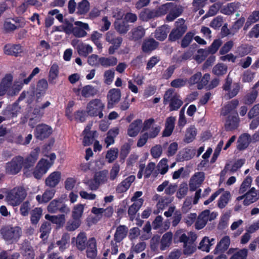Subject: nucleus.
I'll return each instance as SVG.
<instances>
[{
    "label": "nucleus",
    "instance_id": "nucleus-1",
    "mask_svg": "<svg viewBox=\"0 0 259 259\" xmlns=\"http://www.w3.org/2000/svg\"><path fill=\"white\" fill-rule=\"evenodd\" d=\"M13 76L11 73L6 74L0 81V96L7 95L13 97L18 94L22 89L23 84L19 76L13 83Z\"/></svg>",
    "mask_w": 259,
    "mask_h": 259
},
{
    "label": "nucleus",
    "instance_id": "nucleus-2",
    "mask_svg": "<svg viewBox=\"0 0 259 259\" xmlns=\"http://www.w3.org/2000/svg\"><path fill=\"white\" fill-rule=\"evenodd\" d=\"M22 229L19 226L5 225L0 229L2 238L8 244L17 243L22 236Z\"/></svg>",
    "mask_w": 259,
    "mask_h": 259
},
{
    "label": "nucleus",
    "instance_id": "nucleus-3",
    "mask_svg": "<svg viewBox=\"0 0 259 259\" xmlns=\"http://www.w3.org/2000/svg\"><path fill=\"white\" fill-rule=\"evenodd\" d=\"M26 196V191L23 187H16L7 193L6 199L9 204L14 206L21 204Z\"/></svg>",
    "mask_w": 259,
    "mask_h": 259
},
{
    "label": "nucleus",
    "instance_id": "nucleus-4",
    "mask_svg": "<svg viewBox=\"0 0 259 259\" xmlns=\"http://www.w3.org/2000/svg\"><path fill=\"white\" fill-rule=\"evenodd\" d=\"M105 109V104L98 99H92L87 105L86 112L92 117L98 116L100 118L103 117V111Z\"/></svg>",
    "mask_w": 259,
    "mask_h": 259
},
{
    "label": "nucleus",
    "instance_id": "nucleus-5",
    "mask_svg": "<svg viewBox=\"0 0 259 259\" xmlns=\"http://www.w3.org/2000/svg\"><path fill=\"white\" fill-rule=\"evenodd\" d=\"M165 102H169L170 110H178L182 105L183 102L180 99V96L171 89L168 90L164 94Z\"/></svg>",
    "mask_w": 259,
    "mask_h": 259
},
{
    "label": "nucleus",
    "instance_id": "nucleus-6",
    "mask_svg": "<svg viewBox=\"0 0 259 259\" xmlns=\"http://www.w3.org/2000/svg\"><path fill=\"white\" fill-rule=\"evenodd\" d=\"M24 162V158L21 156L15 157L8 162L6 165V171L7 174L15 175L20 171Z\"/></svg>",
    "mask_w": 259,
    "mask_h": 259
},
{
    "label": "nucleus",
    "instance_id": "nucleus-7",
    "mask_svg": "<svg viewBox=\"0 0 259 259\" xmlns=\"http://www.w3.org/2000/svg\"><path fill=\"white\" fill-rule=\"evenodd\" d=\"M176 28L171 31L169 35L170 40L174 41L180 38L187 30V26L185 25V20L179 19L175 22Z\"/></svg>",
    "mask_w": 259,
    "mask_h": 259
},
{
    "label": "nucleus",
    "instance_id": "nucleus-8",
    "mask_svg": "<svg viewBox=\"0 0 259 259\" xmlns=\"http://www.w3.org/2000/svg\"><path fill=\"white\" fill-rule=\"evenodd\" d=\"M241 88L240 84L239 82L232 83V79L230 77L229 74L227 76L223 89L228 91L227 96L230 99L236 96Z\"/></svg>",
    "mask_w": 259,
    "mask_h": 259
},
{
    "label": "nucleus",
    "instance_id": "nucleus-9",
    "mask_svg": "<svg viewBox=\"0 0 259 259\" xmlns=\"http://www.w3.org/2000/svg\"><path fill=\"white\" fill-rule=\"evenodd\" d=\"M140 170L138 174V178H141L142 176L146 178L149 177H156L158 176V172L157 170L154 171L155 168V163L150 162L145 167L144 164H141L139 166Z\"/></svg>",
    "mask_w": 259,
    "mask_h": 259
},
{
    "label": "nucleus",
    "instance_id": "nucleus-10",
    "mask_svg": "<svg viewBox=\"0 0 259 259\" xmlns=\"http://www.w3.org/2000/svg\"><path fill=\"white\" fill-rule=\"evenodd\" d=\"M258 198L259 193L258 194L257 191L253 187L245 193V194L238 196L237 198V200L240 201L244 199L243 204L245 206H248L255 202Z\"/></svg>",
    "mask_w": 259,
    "mask_h": 259
},
{
    "label": "nucleus",
    "instance_id": "nucleus-11",
    "mask_svg": "<svg viewBox=\"0 0 259 259\" xmlns=\"http://www.w3.org/2000/svg\"><path fill=\"white\" fill-rule=\"evenodd\" d=\"M52 163L44 158L41 159L37 164L34 170L33 175L35 178H40L45 174L49 168L51 166Z\"/></svg>",
    "mask_w": 259,
    "mask_h": 259
},
{
    "label": "nucleus",
    "instance_id": "nucleus-12",
    "mask_svg": "<svg viewBox=\"0 0 259 259\" xmlns=\"http://www.w3.org/2000/svg\"><path fill=\"white\" fill-rule=\"evenodd\" d=\"M52 132L53 130L51 126L46 124H40L36 126L34 134L36 139L42 140L49 137Z\"/></svg>",
    "mask_w": 259,
    "mask_h": 259
},
{
    "label": "nucleus",
    "instance_id": "nucleus-13",
    "mask_svg": "<svg viewBox=\"0 0 259 259\" xmlns=\"http://www.w3.org/2000/svg\"><path fill=\"white\" fill-rule=\"evenodd\" d=\"M4 51L7 55L19 57L24 53V50L20 44H8L5 46Z\"/></svg>",
    "mask_w": 259,
    "mask_h": 259
},
{
    "label": "nucleus",
    "instance_id": "nucleus-14",
    "mask_svg": "<svg viewBox=\"0 0 259 259\" xmlns=\"http://www.w3.org/2000/svg\"><path fill=\"white\" fill-rule=\"evenodd\" d=\"M74 25L75 26L73 27L72 34L76 37H85L87 35L86 30L89 31L90 30L88 23L77 21L74 22Z\"/></svg>",
    "mask_w": 259,
    "mask_h": 259
},
{
    "label": "nucleus",
    "instance_id": "nucleus-15",
    "mask_svg": "<svg viewBox=\"0 0 259 259\" xmlns=\"http://www.w3.org/2000/svg\"><path fill=\"white\" fill-rule=\"evenodd\" d=\"M121 96V91L118 89H112L110 90L107 94L108 107L112 108L113 106L118 103L120 100Z\"/></svg>",
    "mask_w": 259,
    "mask_h": 259
},
{
    "label": "nucleus",
    "instance_id": "nucleus-16",
    "mask_svg": "<svg viewBox=\"0 0 259 259\" xmlns=\"http://www.w3.org/2000/svg\"><path fill=\"white\" fill-rule=\"evenodd\" d=\"M72 243L75 242L76 248L80 251H84L88 243L86 233L84 232H81L78 234L76 237H73L71 240Z\"/></svg>",
    "mask_w": 259,
    "mask_h": 259
},
{
    "label": "nucleus",
    "instance_id": "nucleus-17",
    "mask_svg": "<svg viewBox=\"0 0 259 259\" xmlns=\"http://www.w3.org/2000/svg\"><path fill=\"white\" fill-rule=\"evenodd\" d=\"M87 257L90 259H94L97 255V242L94 237L88 239L86 247Z\"/></svg>",
    "mask_w": 259,
    "mask_h": 259
},
{
    "label": "nucleus",
    "instance_id": "nucleus-18",
    "mask_svg": "<svg viewBox=\"0 0 259 259\" xmlns=\"http://www.w3.org/2000/svg\"><path fill=\"white\" fill-rule=\"evenodd\" d=\"M39 151L38 148L34 149L25 159H24L23 165L24 167V170L33 165L38 158Z\"/></svg>",
    "mask_w": 259,
    "mask_h": 259
},
{
    "label": "nucleus",
    "instance_id": "nucleus-19",
    "mask_svg": "<svg viewBox=\"0 0 259 259\" xmlns=\"http://www.w3.org/2000/svg\"><path fill=\"white\" fill-rule=\"evenodd\" d=\"M239 118L236 112L228 116L225 124V128L228 131H232L236 129L239 123Z\"/></svg>",
    "mask_w": 259,
    "mask_h": 259
},
{
    "label": "nucleus",
    "instance_id": "nucleus-20",
    "mask_svg": "<svg viewBox=\"0 0 259 259\" xmlns=\"http://www.w3.org/2000/svg\"><path fill=\"white\" fill-rule=\"evenodd\" d=\"M230 244V239L229 236H225L223 237L219 242L218 243L215 248L213 250L214 254H216L219 253H224L227 251Z\"/></svg>",
    "mask_w": 259,
    "mask_h": 259
},
{
    "label": "nucleus",
    "instance_id": "nucleus-21",
    "mask_svg": "<svg viewBox=\"0 0 259 259\" xmlns=\"http://www.w3.org/2000/svg\"><path fill=\"white\" fill-rule=\"evenodd\" d=\"M21 249L26 259H34V251L29 240L25 239L21 244Z\"/></svg>",
    "mask_w": 259,
    "mask_h": 259
},
{
    "label": "nucleus",
    "instance_id": "nucleus-22",
    "mask_svg": "<svg viewBox=\"0 0 259 259\" xmlns=\"http://www.w3.org/2000/svg\"><path fill=\"white\" fill-rule=\"evenodd\" d=\"M142 126V120L136 119L132 122L127 129V135L131 137L137 136L141 131Z\"/></svg>",
    "mask_w": 259,
    "mask_h": 259
},
{
    "label": "nucleus",
    "instance_id": "nucleus-23",
    "mask_svg": "<svg viewBox=\"0 0 259 259\" xmlns=\"http://www.w3.org/2000/svg\"><path fill=\"white\" fill-rule=\"evenodd\" d=\"M169 9V13L166 16V20L168 21H172L179 17L183 12V7L180 5H177L172 3Z\"/></svg>",
    "mask_w": 259,
    "mask_h": 259
},
{
    "label": "nucleus",
    "instance_id": "nucleus-24",
    "mask_svg": "<svg viewBox=\"0 0 259 259\" xmlns=\"http://www.w3.org/2000/svg\"><path fill=\"white\" fill-rule=\"evenodd\" d=\"M45 219L51 222L53 224H56L57 228H62L65 223V215L64 214L58 215H51L47 214L45 217Z\"/></svg>",
    "mask_w": 259,
    "mask_h": 259
},
{
    "label": "nucleus",
    "instance_id": "nucleus-25",
    "mask_svg": "<svg viewBox=\"0 0 259 259\" xmlns=\"http://www.w3.org/2000/svg\"><path fill=\"white\" fill-rule=\"evenodd\" d=\"M128 232V228L125 225H119L116 228L114 235V240L116 242H120L126 237Z\"/></svg>",
    "mask_w": 259,
    "mask_h": 259
},
{
    "label": "nucleus",
    "instance_id": "nucleus-26",
    "mask_svg": "<svg viewBox=\"0 0 259 259\" xmlns=\"http://www.w3.org/2000/svg\"><path fill=\"white\" fill-rule=\"evenodd\" d=\"M105 40L111 45H116L117 46H120L122 38L117 36L116 33L113 31H109L105 34Z\"/></svg>",
    "mask_w": 259,
    "mask_h": 259
},
{
    "label": "nucleus",
    "instance_id": "nucleus-27",
    "mask_svg": "<svg viewBox=\"0 0 259 259\" xmlns=\"http://www.w3.org/2000/svg\"><path fill=\"white\" fill-rule=\"evenodd\" d=\"M176 119V117L172 116L166 119L165 128L162 133L163 137H168L171 134L174 129Z\"/></svg>",
    "mask_w": 259,
    "mask_h": 259
},
{
    "label": "nucleus",
    "instance_id": "nucleus-28",
    "mask_svg": "<svg viewBox=\"0 0 259 259\" xmlns=\"http://www.w3.org/2000/svg\"><path fill=\"white\" fill-rule=\"evenodd\" d=\"M48 83L46 79H42L38 81L37 84V87L35 94L37 101H38L40 97L45 94L46 91L48 89Z\"/></svg>",
    "mask_w": 259,
    "mask_h": 259
},
{
    "label": "nucleus",
    "instance_id": "nucleus-29",
    "mask_svg": "<svg viewBox=\"0 0 259 259\" xmlns=\"http://www.w3.org/2000/svg\"><path fill=\"white\" fill-rule=\"evenodd\" d=\"M144 200L142 198L138 199L128 208V214L131 220H133L137 211L143 205Z\"/></svg>",
    "mask_w": 259,
    "mask_h": 259
},
{
    "label": "nucleus",
    "instance_id": "nucleus-30",
    "mask_svg": "<svg viewBox=\"0 0 259 259\" xmlns=\"http://www.w3.org/2000/svg\"><path fill=\"white\" fill-rule=\"evenodd\" d=\"M239 104V101L237 100H233L225 105L222 109L221 114L226 116L231 113L234 114L235 113H232Z\"/></svg>",
    "mask_w": 259,
    "mask_h": 259
},
{
    "label": "nucleus",
    "instance_id": "nucleus-31",
    "mask_svg": "<svg viewBox=\"0 0 259 259\" xmlns=\"http://www.w3.org/2000/svg\"><path fill=\"white\" fill-rule=\"evenodd\" d=\"M81 224V220L71 218L66 223L65 229L67 231L72 232L77 229Z\"/></svg>",
    "mask_w": 259,
    "mask_h": 259
},
{
    "label": "nucleus",
    "instance_id": "nucleus-32",
    "mask_svg": "<svg viewBox=\"0 0 259 259\" xmlns=\"http://www.w3.org/2000/svg\"><path fill=\"white\" fill-rule=\"evenodd\" d=\"M158 43L153 38L146 39L143 43L142 49L144 52H151L158 47Z\"/></svg>",
    "mask_w": 259,
    "mask_h": 259
},
{
    "label": "nucleus",
    "instance_id": "nucleus-33",
    "mask_svg": "<svg viewBox=\"0 0 259 259\" xmlns=\"http://www.w3.org/2000/svg\"><path fill=\"white\" fill-rule=\"evenodd\" d=\"M172 238V233L171 232H168L165 233L160 240V247L161 250H164L166 247L170 246Z\"/></svg>",
    "mask_w": 259,
    "mask_h": 259
},
{
    "label": "nucleus",
    "instance_id": "nucleus-34",
    "mask_svg": "<svg viewBox=\"0 0 259 259\" xmlns=\"http://www.w3.org/2000/svg\"><path fill=\"white\" fill-rule=\"evenodd\" d=\"M77 51L80 55L87 57L93 52V48L89 44L80 42L77 46Z\"/></svg>",
    "mask_w": 259,
    "mask_h": 259
},
{
    "label": "nucleus",
    "instance_id": "nucleus-35",
    "mask_svg": "<svg viewBox=\"0 0 259 259\" xmlns=\"http://www.w3.org/2000/svg\"><path fill=\"white\" fill-rule=\"evenodd\" d=\"M100 65L102 66L107 68L114 66L117 63V59L113 56L109 57H102L100 58Z\"/></svg>",
    "mask_w": 259,
    "mask_h": 259
},
{
    "label": "nucleus",
    "instance_id": "nucleus-36",
    "mask_svg": "<svg viewBox=\"0 0 259 259\" xmlns=\"http://www.w3.org/2000/svg\"><path fill=\"white\" fill-rule=\"evenodd\" d=\"M39 72V69L38 67H35L33 69L31 74L27 77V74L26 72H23L21 73L19 76L23 82V84H28L32 78Z\"/></svg>",
    "mask_w": 259,
    "mask_h": 259
},
{
    "label": "nucleus",
    "instance_id": "nucleus-37",
    "mask_svg": "<svg viewBox=\"0 0 259 259\" xmlns=\"http://www.w3.org/2000/svg\"><path fill=\"white\" fill-rule=\"evenodd\" d=\"M59 72V67L57 63H54L50 68L49 74V81L51 83L54 84L55 80L58 78Z\"/></svg>",
    "mask_w": 259,
    "mask_h": 259
},
{
    "label": "nucleus",
    "instance_id": "nucleus-38",
    "mask_svg": "<svg viewBox=\"0 0 259 259\" xmlns=\"http://www.w3.org/2000/svg\"><path fill=\"white\" fill-rule=\"evenodd\" d=\"M135 179H124L118 185L116 188V192L117 193L125 192L130 187L132 183Z\"/></svg>",
    "mask_w": 259,
    "mask_h": 259
},
{
    "label": "nucleus",
    "instance_id": "nucleus-39",
    "mask_svg": "<svg viewBox=\"0 0 259 259\" xmlns=\"http://www.w3.org/2000/svg\"><path fill=\"white\" fill-rule=\"evenodd\" d=\"M30 222L33 225H36L42 214V210L41 208L36 207L31 211Z\"/></svg>",
    "mask_w": 259,
    "mask_h": 259
},
{
    "label": "nucleus",
    "instance_id": "nucleus-40",
    "mask_svg": "<svg viewBox=\"0 0 259 259\" xmlns=\"http://www.w3.org/2000/svg\"><path fill=\"white\" fill-rule=\"evenodd\" d=\"M139 17L144 21H147L150 19L157 17L155 10L145 9L141 12Z\"/></svg>",
    "mask_w": 259,
    "mask_h": 259
},
{
    "label": "nucleus",
    "instance_id": "nucleus-41",
    "mask_svg": "<svg viewBox=\"0 0 259 259\" xmlns=\"http://www.w3.org/2000/svg\"><path fill=\"white\" fill-rule=\"evenodd\" d=\"M114 26L115 30L120 34H125L129 30V25L122 20H116Z\"/></svg>",
    "mask_w": 259,
    "mask_h": 259
},
{
    "label": "nucleus",
    "instance_id": "nucleus-42",
    "mask_svg": "<svg viewBox=\"0 0 259 259\" xmlns=\"http://www.w3.org/2000/svg\"><path fill=\"white\" fill-rule=\"evenodd\" d=\"M51 230V223L47 221L44 222L39 228V231L41 233L40 238L43 240L47 239Z\"/></svg>",
    "mask_w": 259,
    "mask_h": 259
},
{
    "label": "nucleus",
    "instance_id": "nucleus-43",
    "mask_svg": "<svg viewBox=\"0 0 259 259\" xmlns=\"http://www.w3.org/2000/svg\"><path fill=\"white\" fill-rule=\"evenodd\" d=\"M131 39L137 40L142 38L145 35V29L141 26L133 28L130 32Z\"/></svg>",
    "mask_w": 259,
    "mask_h": 259
},
{
    "label": "nucleus",
    "instance_id": "nucleus-44",
    "mask_svg": "<svg viewBox=\"0 0 259 259\" xmlns=\"http://www.w3.org/2000/svg\"><path fill=\"white\" fill-rule=\"evenodd\" d=\"M250 142V136L248 134H244L240 136L238 140L237 148L239 150L245 149Z\"/></svg>",
    "mask_w": 259,
    "mask_h": 259
},
{
    "label": "nucleus",
    "instance_id": "nucleus-45",
    "mask_svg": "<svg viewBox=\"0 0 259 259\" xmlns=\"http://www.w3.org/2000/svg\"><path fill=\"white\" fill-rule=\"evenodd\" d=\"M228 70L227 66L223 63H218L212 68V73L217 76L225 74Z\"/></svg>",
    "mask_w": 259,
    "mask_h": 259
},
{
    "label": "nucleus",
    "instance_id": "nucleus-46",
    "mask_svg": "<svg viewBox=\"0 0 259 259\" xmlns=\"http://www.w3.org/2000/svg\"><path fill=\"white\" fill-rule=\"evenodd\" d=\"M230 198V193L229 191H225L219 198L218 206L221 209L224 208L228 203Z\"/></svg>",
    "mask_w": 259,
    "mask_h": 259
},
{
    "label": "nucleus",
    "instance_id": "nucleus-47",
    "mask_svg": "<svg viewBox=\"0 0 259 259\" xmlns=\"http://www.w3.org/2000/svg\"><path fill=\"white\" fill-rule=\"evenodd\" d=\"M196 134V128L194 126L190 127L186 131L184 141L187 143L192 142L195 139Z\"/></svg>",
    "mask_w": 259,
    "mask_h": 259
},
{
    "label": "nucleus",
    "instance_id": "nucleus-48",
    "mask_svg": "<svg viewBox=\"0 0 259 259\" xmlns=\"http://www.w3.org/2000/svg\"><path fill=\"white\" fill-rule=\"evenodd\" d=\"M84 206L79 203L74 206L72 211L71 218L81 220L83 214Z\"/></svg>",
    "mask_w": 259,
    "mask_h": 259
},
{
    "label": "nucleus",
    "instance_id": "nucleus-49",
    "mask_svg": "<svg viewBox=\"0 0 259 259\" xmlns=\"http://www.w3.org/2000/svg\"><path fill=\"white\" fill-rule=\"evenodd\" d=\"M102 34L97 31H94L91 35V39L99 50H102V44L100 40Z\"/></svg>",
    "mask_w": 259,
    "mask_h": 259
},
{
    "label": "nucleus",
    "instance_id": "nucleus-50",
    "mask_svg": "<svg viewBox=\"0 0 259 259\" xmlns=\"http://www.w3.org/2000/svg\"><path fill=\"white\" fill-rule=\"evenodd\" d=\"M70 235L67 233L63 234L61 239L57 241L56 244L59 247L60 250H64L67 248L70 240Z\"/></svg>",
    "mask_w": 259,
    "mask_h": 259
},
{
    "label": "nucleus",
    "instance_id": "nucleus-51",
    "mask_svg": "<svg viewBox=\"0 0 259 259\" xmlns=\"http://www.w3.org/2000/svg\"><path fill=\"white\" fill-rule=\"evenodd\" d=\"M105 179H84L83 183L89 186L92 190H96L100 186L101 182H104ZM107 180V179H105Z\"/></svg>",
    "mask_w": 259,
    "mask_h": 259
},
{
    "label": "nucleus",
    "instance_id": "nucleus-52",
    "mask_svg": "<svg viewBox=\"0 0 259 259\" xmlns=\"http://www.w3.org/2000/svg\"><path fill=\"white\" fill-rule=\"evenodd\" d=\"M167 30L165 26H162L157 29L155 32V37L159 40H164L167 37Z\"/></svg>",
    "mask_w": 259,
    "mask_h": 259
},
{
    "label": "nucleus",
    "instance_id": "nucleus-53",
    "mask_svg": "<svg viewBox=\"0 0 259 259\" xmlns=\"http://www.w3.org/2000/svg\"><path fill=\"white\" fill-rule=\"evenodd\" d=\"M96 92L97 91L91 85H85L81 89V95L85 98L93 96Z\"/></svg>",
    "mask_w": 259,
    "mask_h": 259
},
{
    "label": "nucleus",
    "instance_id": "nucleus-54",
    "mask_svg": "<svg viewBox=\"0 0 259 259\" xmlns=\"http://www.w3.org/2000/svg\"><path fill=\"white\" fill-rule=\"evenodd\" d=\"M213 241V239L210 241L208 237H204L200 241L198 248L202 251L208 252L210 250V247L212 245L211 242Z\"/></svg>",
    "mask_w": 259,
    "mask_h": 259
},
{
    "label": "nucleus",
    "instance_id": "nucleus-55",
    "mask_svg": "<svg viewBox=\"0 0 259 259\" xmlns=\"http://www.w3.org/2000/svg\"><path fill=\"white\" fill-rule=\"evenodd\" d=\"M90 10V3L87 0H83L78 4L77 13L79 14H84Z\"/></svg>",
    "mask_w": 259,
    "mask_h": 259
},
{
    "label": "nucleus",
    "instance_id": "nucleus-56",
    "mask_svg": "<svg viewBox=\"0 0 259 259\" xmlns=\"http://www.w3.org/2000/svg\"><path fill=\"white\" fill-rule=\"evenodd\" d=\"M73 27L74 26L72 23L68 21H66L62 25L57 27L56 30L59 31H63L67 34L69 35L72 34Z\"/></svg>",
    "mask_w": 259,
    "mask_h": 259
},
{
    "label": "nucleus",
    "instance_id": "nucleus-57",
    "mask_svg": "<svg viewBox=\"0 0 259 259\" xmlns=\"http://www.w3.org/2000/svg\"><path fill=\"white\" fill-rule=\"evenodd\" d=\"M62 200L54 199L52 200L48 206V210L51 213H55L58 211L60 206L62 205Z\"/></svg>",
    "mask_w": 259,
    "mask_h": 259
},
{
    "label": "nucleus",
    "instance_id": "nucleus-58",
    "mask_svg": "<svg viewBox=\"0 0 259 259\" xmlns=\"http://www.w3.org/2000/svg\"><path fill=\"white\" fill-rule=\"evenodd\" d=\"M209 54L207 49H199L197 51V54L194 57V59L198 63L202 62L205 59L207 56Z\"/></svg>",
    "mask_w": 259,
    "mask_h": 259
},
{
    "label": "nucleus",
    "instance_id": "nucleus-59",
    "mask_svg": "<svg viewBox=\"0 0 259 259\" xmlns=\"http://www.w3.org/2000/svg\"><path fill=\"white\" fill-rule=\"evenodd\" d=\"M21 108L17 104H14L10 110H7L4 114L8 116V118L16 117L20 113Z\"/></svg>",
    "mask_w": 259,
    "mask_h": 259
},
{
    "label": "nucleus",
    "instance_id": "nucleus-60",
    "mask_svg": "<svg viewBox=\"0 0 259 259\" xmlns=\"http://www.w3.org/2000/svg\"><path fill=\"white\" fill-rule=\"evenodd\" d=\"M189 240V237L185 233H182L181 231H177L175 234V242H180L184 243V244L188 243Z\"/></svg>",
    "mask_w": 259,
    "mask_h": 259
},
{
    "label": "nucleus",
    "instance_id": "nucleus-61",
    "mask_svg": "<svg viewBox=\"0 0 259 259\" xmlns=\"http://www.w3.org/2000/svg\"><path fill=\"white\" fill-rule=\"evenodd\" d=\"M171 6H172V3H168L162 5L158 9L155 10L157 17L164 15L167 12L169 13L170 7Z\"/></svg>",
    "mask_w": 259,
    "mask_h": 259
},
{
    "label": "nucleus",
    "instance_id": "nucleus-62",
    "mask_svg": "<svg viewBox=\"0 0 259 259\" xmlns=\"http://www.w3.org/2000/svg\"><path fill=\"white\" fill-rule=\"evenodd\" d=\"M118 155V149L116 148L109 149L106 154V158L108 162L111 163L113 162L117 157Z\"/></svg>",
    "mask_w": 259,
    "mask_h": 259
},
{
    "label": "nucleus",
    "instance_id": "nucleus-63",
    "mask_svg": "<svg viewBox=\"0 0 259 259\" xmlns=\"http://www.w3.org/2000/svg\"><path fill=\"white\" fill-rule=\"evenodd\" d=\"M157 169L158 173L161 175L165 174L168 170V166L167 164V159L166 158H162L157 165Z\"/></svg>",
    "mask_w": 259,
    "mask_h": 259
},
{
    "label": "nucleus",
    "instance_id": "nucleus-64",
    "mask_svg": "<svg viewBox=\"0 0 259 259\" xmlns=\"http://www.w3.org/2000/svg\"><path fill=\"white\" fill-rule=\"evenodd\" d=\"M248 251L246 248L239 249L237 252L233 253L230 259H246Z\"/></svg>",
    "mask_w": 259,
    "mask_h": 259
}]
</instances>
